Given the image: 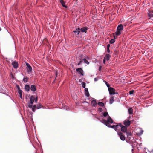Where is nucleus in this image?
Returning a JSON list of instances; mask_svg holds the SVG:
<instances>
[{
  "mask_svg": "<svg viewBox=\"0 0 153 153\" xmlns=\"http://www.w3.org/2000/svg\"><path fill=\"white\" fill-rule=\"evenodd\" d=\"M101 122L108 128L114 129L116 131L120 130L122 125L121 123H116L114 121L110 116H108L106 120L103 119Z\"/></svg>",
  "mask_w": 153,
  "mask_h": 153,
  "instance_id": "1",
  "label": "nucleus"
},
{
  "mask_svg": "<svg viewBox=\"0 0 153 153\" xmlns=\"http://www.w3.org/2000/svg\"><path fill=\"white\" fill-rule=\"evenodd\" d=\"M123 29V27L122 24H120L117 27V31H116L114 34H115L117 36H120L121 33V31Z\"/></svg>",
  "mask_w": 153,
  "mask_h": 153,
  "instance_id": "2",
  "label": "nucleus"
},
{
  "mask_svg": "<svg viewBox=\"0 0 153 153\" xmlns=\"http://www.w3.org/2000/svg\"><path fill=\"white\" fill-rule=\"evenodd\" d=\"M27 66V71L28 74L31 73L32 71V68L30 65L28 63H25Z\"/></svg>",
  "mask_w": 153,
  "mask_h": 153,
  "instance_id": "3",
  "label": "nucleus"
},
{
  "mask_svg": "<svg viewBox=\"0 0 153 153\" xmlns=\"http://www.w3.org/2000/svg\"><path fill=\"white\" fill-rule=\"evenodd\" d=\"M109 93L110 95L115 94L114 92L115 91V90L112 87H110L108 88Z\"/></svg>",
  "mask_w": 153,
  "mask_h": 153,
  "instance_id": "4",
  "label": "nucleus"
},
{
  "mask_svg": "<svg viewBox=\"0 0 153 153\" xmlns=\"http://www.w3.org/2000/svg\"><path fill=\"white\" fill-rule=\"evenodd\" d=\"M76 72L81 76H83V70L81 68H78L76 69Z\"/></svg>",
  "mask_w": 153,
  "mask_h": 153,
  "instance_id": "5",
  "label": "nucleus"
},
{
  "mask_svg": "<svg viewBox=\"0 0 153 153\" xmlns=\"http://www.w3.org/2000/svg\"><path fill=\"white\" fill-rule=\"evenodd\" d=\"M118 135L120 139L122 141L125 140V137L124 135L121 132H117Z\"/></svg>",
  "mask_w": 153,
  "mask_h": 153,
  "instance_id": "6",
  "label": "nucleus"
},
{
  "mask_svg": "<svg viewBox=\"0 0 153 153\" xmlns=\"http://www.w3.org/2000/svg\"><path fill=\"white\" fill-rule=\"evenodd\" d=\"M123 124L126 127L129 126L131 124V121L128 120H125L123 121Z\"/></svg>",
  "mask_w": 153,
  "mask_h": 153,
  "instance_id": "7",
  "label": "nucleus"
},
{
  "mask_svg": "<svg viewBox=\"0 0 153 153\" xmlns=\"http://www.w3.org/2000/svg\"><path fill=\"white\" fill-rule=\"evenodd\" d=\"M12 65L13 68L16 69H17L18 67V63L16 61L13 62L12 63Z\"/></svg>",
  "mask_w": 153,
  "mask_h": 153,
  "instance_id": "8",
  "label": "nucleus"
},
{
  "mask_svg": "<svg viewBox=\"0 0 153 153\" xmlns=\"http://www.w3.org/2000/svg\"><path fill=\"white\" fill-rule=\"evenodd\" d=\"M59 2L63 7L65 8H68L67 6L65 4V2L63 0H59Z\"/></svg>",
  "mask_w": 153,
  "mask_h": 153,
  "instance_id": "9",
  "label": "nucleus"
},
{
  "mask_svg": "<svg viewBox=\"0 0 153 153\" xmlns=\"http://www.w3.org/2000/svg\"><path fill=\"white\" fill-rule=\"evenodd\" d=\"M120 129L121 131L125 132L126 131V126H123V125H122V126H121Z\"/></svg>",
  "mask_w": 153,
  "mask_h": 153,
  "instance_id": "10",
  "label": "nucleus"
},
{
  "mask_svg": "<svg viewBox=\"0 0 153 153\" xmlns=\"http://www.w3.org/2000/svg\"><path fill=\"white\" fill-rule=\"evenodd\" d=\"M30 89V90L33 92H35L36 90V86L34 85H31Z\"/></svg>",
  "mask_w": 153,
  "mask_h": 153,
  "instance_id": "11",
  "label": "nucleus"
},
{
  "mask_svg": "<svg viewBox=\"0 0 153 153\" xmlns=\"http://www.w3.org/2000/svg\"><path fill=\"white\" fill-rule=\"evenodd\" d=\"M89 59V58L88 57H86L85 58H84L83 59V61H84V62L87 64L88 65L89 64V62L88 61V60Z\"/></svg>",
  "mask_w": 153,
  "mask_h": 153,
  "instance_id": "12",
  "label": "nucleus"
},
{
  "mask_svg": "<svg viewBox=\"0 0 153 153\" xmlns=\"http://www.w3.org/2000/svg\"><path fill=\"white\" fill-rule=\"evenodd\" d=\"M111 57V56L109 54H106L105 56L104 57V58H105V59L107 61H108L110 60V59Z\"/></svg>",
  "mask_w": 153,
  "mask_h": 153,
  "instance_id": "13",
  "label": "nucleus"
},
{
  "mask_svg": "<svg viewBox=\"0 0 153 153\" xmlns=\"http://www.w3.org/2000/svg\"><path fill=\"white\" fill-rule=\"evenodd\" d=\"M91 104L92 106L96 107L97 106V103L95 100H93L91 101Z\"/></svg>",
  "mask_w": 153,
  "mask_h": 153,
  "instance_id": "14",
  "label": "nucleus"
},
{
  "mask_svg": "<svg viewBox=\"0 0 153 153\" xmlns=\"http://www.w3.org/2000/svg\"><path fill=\"white\" fill-rule=\"evenodd\" d=\"M148 16L149 18V19H151V18L153 17L152 12H149L148 13Z\"/></svg>",
  "mask_w": 153,
  "mask_h": 153,
  "instance_id": "15",
  "label": "nucleus"
},
{
  "mask_svg": "<svg viewBox=\"0 0 153 153\" xmlns=\"http://www.w3.org/2000/svg\"><path fill=\"white\" fill-rule=\"evenodd\" d=\"M114 96H111V97L109 100V104H112L114 101Z\"/></svg>",
  "mask_w": 153,
  "mask_h": 153,
  "instance_id": "16",
  "label": "nucleus"
},
{
  "mask_svg": "<svg viewBox=\"0 0 153 153\" xmlns=\"http://www.w3.org/2000/svg\"><path fill=\"white\" fill-rule=\"evenodd\" d=\"M88 30V28L86 27H84L80 29V31L82 32H85L86 33V31Z\"/></svg>",
  "mask_w": 153,
  "mask_h": 153,
  "instance_id": "17",
  "label": "nucleus"
},
{
  "mask_svg": "<svg viewBox=\"0 0 153 153\" xmlns=\"http://www.w3.org/2000/svg\"><path fill=\"white\" fill-rule=\"evenodd\" d=\"M30 100L31 103H33L35 100L34 97L33 95L31 96L30 97Z\"/></svg>",
  "mask_w": 153,
  "mask_h": 153,
  "instance_id": "18",
  "label": "nucleus"
},
{
  "mask_svg": "<svg viewBox=\"0 0 153 153\" xmlns=\"http://www.w3.org/2000/svg\"><path fill=\"white\" fill-rule=\"evenodd\" d=\"M30 88V86L29 85H26L25 86V89L27 92L29 91Z\"/></svg>",
  "mask_w": 153,
  "mask_h": 153,
  "instance_id": "19",
  "label": "nucleus"
},
{
  "mask_svg": "<svg viewBox=\"0 0 153 153\" xmlns=\"http://www.w3.org/2000/svg\"><path fill=\"white\" fill-rule=\"evenodd\" d=\"M19 96L20 97V98L22 99V90H20L19 91H18V92Z\"/></svg>",
  "mask_w": 153,
  "mask_h": 153,
  "instance_id": "20",
  "label": "nucleus"
},
{
  "mask_svg": "<svg viewBox=\"0 0 153 153\" xmlns=\"http://www.w3.org/2000/svg\"><path fill=\"white\" fill-rule=\"evenodd\" d=\"M128 114L130 115L132 114H133V109L131 108H128Z\"/></svg>",
  "mask_w": 153,
  "mask_h": 153,
  "instance_id": "21",
  "label": "nucleus"
},
{
  "mask_svg": "<svg viewBox=\"0 0 153 153\" xmlns=\"http://www.w3.org/2000/svg\"><path fill=\"white\" fill-rule=\"evenodd\" d=\"M42 106L40 104H37V105H36V109H37L41 108H42Z\"/></svg>",
  "mask_w": 153,
  "mask_h": 153,
  "instance_id": "22",
  "label": "nucleus"
},
{
  "mask_svg": "<svg viewBox=\"0 0 153 153\" xmlns=\"http://www.w3.org/2000/svg\"><path fill=\"white\" fill-rule=\"evenodd\" d=\"M97 104L99 106H100L103 107L104 106V104L102 102H99Z\"/></svg>",
  "mask_w": 153,
  "mask_h": 153,
  "instance_id": "23",
  "label": "nucleus"
},
{
  "mask_svg": "<svg viewBox=\"0 0 153 153\" xmlns=\"http://www.w3.org/2000/svg\"><path fill=\"white\" fill-rule=\"evenodd\" d=\"M126 134L127 137L129 136H132V134L131 132H129L128 131H126Z\"/></svg>",
  "mask_w": 153,
  "mask_h": 153,
  "instance_id": "24",
  "label": "nucleus"
},
{
  "mask_svg": "<svg viewBox=\"0 0 153 153\" xmlns=\"http://www.w3.org/2000/svg\"><path fill=\"white\" fill-rule=\"evenodd\" d=\"M134 90H131L129 91V94L130 95H133L134 96Z\"/></svg>",
  "mask_w": 153,
  "mask_h": 153,
  "instance_id": "25",
  "label": "nucleus"
},
{
  "mask_svg": "<svg viewBox=\"0 0 153 153\" xmlns=\"http://www.w3.org/2000/svg\"><path fill=\"white\" fill-rule=\"evenodd\" d=\"M32 111L33 112H34L35 111V110L36 109V105H34L33 106V107L31 108Z\"/></svg>",
  "mask_w": 153,
  "mask_h": 153,
  "instance_id": "26",
  "label": "nucleus"
},
{
  "mask_svg": "<svg viewBox=\"0 0 153 153\" xmlns=\"http://www.w3.org/2000/svg\"><path fill=\"white\" fill-rule=\"evenodd\" d=\"M103 116L104 117H106L107 116H108L107 117H108V116H109L108 115V114L107 112H104L103 114ZM107 118H108V117H107Z\"/></svg>",
  "mask_w": 153,
  "mask_h": 153,
  "instance_id": "27",
  "label": "nucleus"
},
{
  "mask_svg": "<svg viewBox=\"0 0 153 153\" xmlns=\"http://www.w3.org/2000/svg\"><path fill=\"white\" fill-rule=\"evenodd\" d=\"M28 78L27 77H24L23 78V80L24 82L26 83L28 82Z\"/></svg>",
  "mask_w": 153,
  "mask_h": 153,
  "instance_id": "28",
  "label": "nucleus"
},
{
  "mask_svg": "<svg viewBox=\"0 0 153 153\" xmlns=\"http://www.w3.org/2000/svg\"><path fill=\"white\" fill-rule=\"evenodd\" d=\"M33 103H31V102H28V103L27 106L28 107L30 108H31L33 106H32V104Z\"/></svg>",
  "mask_w": 153,
  "mask_h": 153,
  "instance_id": "29",
  "label": "nucleus"
},
{
  "mask_svg": "<svg viewBox=\"0 0 153 153\" xmlns=\"http://www.w3.org/2000/svg\"><path fill=\"white\" fill-rule=\"evenodd\" d=\"M73 32L75 34H76V35H78L80 33V31H77L75 30H74Z\"/></svg>",
  "mask_w": 153,
  "mask_h": 153,
  "instance_id": "30",
  "label": "nucleus"
},
{
  "mask_svg": "<svg viewBox=\"0 0 153 153\" xmlns=\"http://www.w3.org/2000/svg\"><path fill=\"white\" fill-rule=\"evenodd\" d=\"M115 42V40L114 39H112L109 41V43L111 44L114 43Z\"/></svg>",
  "mask_w": 153,
  "mask_h": 153,
  "instance_id": "31",
  "label": "nucleus"
},
{
  "mask_svg": "<svg viewBox=\"0 0 153 153\" xmlns=\"http://www.w3.org/2000/svg\"><path fill=\"white\" fill-rule=\"evenodd\" d=\"M104 82H105V84L106 86H107V87L108 88V89L110 87V85L108 83V82L105 81H104Z\"/></svg>",
  "mask_w": 153,
  "mask_h": 153,
  "instance_id": "32",
  "label": "nucleus"
},
{
  "mask_svg": "<svg viewBox=\"0 0 153 153\" xmlns=\"http://www.w3.org/2000/svg\"><path fill=\"white\" fill-rule=\"evenodd\" d=\"M85 95L88 97L90 96V94L88 92V91H87L86 92H85Z\"/></svg>",
  "mask_w": 153,
  "mask_h": 153,
  "instance_id": "33",
  "label": "nucleus"
},
{
  "mask_svg": "<svg viewBox=\"0 0 153 153\" xmlns=\"http://www.w3.org/2000/svg\"><path fill=\"white\" fill-rule=\"evenodd\" d=\"M82 85L83 88H85V86H86L85 83L84 82H82Z\"/></svg>",
  "mask_w": 153,
  "mask_h": 153,
  "instance_id": "34",
  "label": "nucleus"
},
{
  "mask_svg": "<svg viewBox=\"0 0 153 153\" xmlns=\"http://www.w3.org/2000/svg\"><path fill=\"white\" fill-rule=\"evenodd\" d=\"M79 60H80V61L79 62V63H78V64H77L78 65H80L83 62V60H81V59H80Z\"/></svg>",
  "mask_w": 153,
  "mask_h": 153,
  "instance_id": "35",
  "label": "nucleus"
},
{
  "mask_svg": "<svg viewBox=\"0 0 153 153\" xmlns=\"http://www.w3.org/2000/svg\"><path fill=\"white\" fill-rule=\"evenodd\" d=\"M100 77H97L94 78V81L95 82L97 81L98 80V79H99Z\"/></svg>",
  "mask_w": 153,
  "mask_h": 153,
  "instance_id": "36",
  "label": "nucleus"
},
{
  "mask_svg": "<svg viewBox=\"0 0 153 153\" xmlns=\"http://www.w3.org/2000/svg\"><path fill=\"white\" fill-rule=\"evenodd\" d=\"M16 87L18 89V91H19V90H21L20 89V87L19 86V85H16Z\"/></svg>",
  "mask_w": 153,
  "mask_h": 153,
  "instance_id": "37",
  "label": "nucleus"
},
{
  "mask_svg": "<svg viewBox=\"0 0 153 153\" xmlns=\"http://www.w3.org/2000/svg\"><path fill=\"white\" fill-rule=\"evenodd\" d=\"M103 110L102 108H98V111L99 112H101Z\"/></svg>",
  "mask_w": 153,
  "mask_h": 153,
  "instance_id": "38",
  "label": "nucleus"
},
{
  "mask_svg": "<svg viewBox=\"0 0 153 153\" xmlns=\"http://www.w3.org/2000/svg\"><path fill=\"white\" fill-rule=\"evenodd\" d=\"M107 52L108 53H110V51L109 48H107Z\"/></svg>",
  "mask_w": 153,
  "mask_h": 153,
  "instance_id": "39",
  "label": "nucleus"
},
{
  "mask_svg": "<svg viewBox=\"0 0 153 153\" xmlns=\"http://www.w3.org/2000/svg\"><path fill=\"white\" fill-rule=\"evenodd\" d=\"M37 100H38V99H37V97H36V98H35V100L34 101H35V103H36L37 102Z\"/></svg>",
  "mask_w": 153,
  "mask_h": 153,
  "instance_id": "40",
  "label": "nucleus"
},
{
  "mask_svg": "<svg viewBox=\"0 0 153 153\" xmlns=\"http://www.w3.org/2000/svg\"><path fill=\"white\" fill-rule=\"evenodd\" d=\"M88 91V89L87 88H85V92L86 91Z\"/></svg>",
  "mask_w": 153,
  "mask_h": 153,
  "instance_id": "41",
  "label": "nucleus"
},
{
  "mask_svg": "<svg viewBox=\"0 0 153 153\" xmlns=\"http://www.w3.org/2000/svg\"><path fill=\"white\" fill-rule=\"evenodd\" d=\"M106 59H105V58H104L103 60V63L104 64H105V62H106Z\"/></svg>",
  "mask_w": 153,
  "mask_h": 153,
  "instance_id": "42",
  "label": "nucleus"
},
{
  "mask_svg": "<svg viewBox=\"0 0 153 153\" xmlns=\"http://www.w3.org/2000/svg\"><path fill=\"white\" fill-rule=\"evenodd\" d=\"M143 130L141 131L140 132V133L139 134V135H142L143 134Z\"/></svg>",
  "mask_w": 153,
  "mask_h": 153,
  "instance_id": "43",
  "label": "nucleus"
},
{
  "mask_svg": "<svg viewBox=\"0 0 153 153\" xmlns=\"http://www.w3.org/2000/svg\"><path fill=\"white\" fill-rule=\"evenodd\" d=\"M110 46V45L109 44H108L107 45V48H109Z\"/></svg>",
  "mask_w": 153,
  "mask_h": 153,
  "instance_id": "44",
  "label": "nucleus"
},
{
  "mask_svg": "<svg viewBox=\"0 0 153 153\" xmlns=\"http://www.w3.org/2000/svg\"><path fill=\"white\" fill-rule=\"evenodd\" d=\"M76 30H77V31H78V30L80 31V29L79 28H78L76 29Z\"/></svg>",
  "mask_w": 153,
  "mask_h": 153,
  "instance_id": "45",
  "label": "nucleus"
},
{
  "mask_svg": "<svg viewBox=\"0 0 153 153\" xmlns=\"http://www.w3.org/2000/svg\"><path fill=\"white\" fill-rule=\"evenodd\" d=\"M102 68V67L101 66H100L99 67V71H100L101 70V69Z\"/></svg>",
  "mask_w": 153,
  "mask_h": 153,
  "instance_id": "46",
  "label": "nucleus"
},
{
  "mask_svg": "<svg viewBox=\"0 0 153 153\" xmlns=\"http://www.w3.org/2000/svg\"><path fill=\"white\" fill-rule=\"evenodd\" d=\"M149 152H150L151 153H153V149L151 150L150 152L149 151Z\"/></svg>",
  "mask_w": 153,
  "mask_h": 153,
  "instance_id": "47",
  "label": "nucleus"
},
{
  "mask_svg": "<svg viewBox=\"0 0 153 153\" xmlns=\"http://www.w3.org/2000/svg\"><path fill=\"white\" fill-rule=\"evenodd\" d=\"M115 94H118V93L117 92H116L115 91V92H114Z\"/></svg>",
  "mask_w": 153,
  "mask_h": 153,
  "instance_id": "48",
  "label": "nucleus"
},
{
  "mask_svg": "<svg viewBox=\"0 0 153 153\" xmlns=\"http://www.w3.org/2000/svg\"><path fill=\"white\" fill-rule=\"evenodd\" d=\"M55 74L56 75V76H57V71H56Z\"/></svg>",
  "mask_w": 153,
  "mask_h": 153,
  "instance_id": "49",
  "label": "nucleus"
},
{
  "mask_svg": "<svg viewBox=\"0 0 153 153\" xmlns=\"http://www.w3.org/2000/svg\"><path fill=\"white\" fill-rule=\"evenodd\" d=\"M114 39H116L117 38V36L116 37L115 36H114Z\"/></svg>",
  "mask_w": 153,
  "mask_h": 153,
  "instance_id": "50",
  "label": "nucleus"
},
{
  "mask_svg": "<svg viewBox=\"0 0 153 153\" xmlns=\"http://www.w3.org/2000/svg\"><path fill=\"white\" fill-rule=\"evenodd\" d=\"M1 30V28L0 27V31Z\"/></svg>",
  "mask_w": 153,
  "mask_h": 153,
  "instance_id": "51",
  "label": "nucleus"
},
{
  "mask_svg": "<svg viewBox=\"0 0 153 153\" xmlns=\"http://www.w3.org/2000/svg\"><path fill=\"white\" fill-rule=\"evenodd\" d=\"M130 117H131L130 116H129V118H128V119H130Z\"/></svg>",
  "mask_w": 153,
  "mask_h": 153,
  "instance_id": "52",
  "label": "nucleus"
},
{
  "mask_svg": "<svg viewBox=\"0 0 153 153\" xmlns=\"http://www.w3.org/2000/svg\"><path fill=\"white\" fill-rule=\"evenodd\" d=\"M21 74L23 76H24V75L22 74V73H21Z\"/></svg>",
  "mask_w": 153,
  "mask_h": 153,
  "instance_id": "53",
  "label": "nucleus"
},
{
  "mask_svg": "<svg viewBox=\"0 0 153 153\" xmlns=\"http://www.w3.org/2000/svg\"><path fill=\"white\" fill-rule=\"evenodd\" d=\"M80 80H81V79H79V81L80 82H81Z\"/></svg>",
  "mask_w": 153,
  "mask_h": 153,
  "instance_id": "54",
  "label": "nucleus"
},
{
  "mask_svg": "<svg viewBox=\"0 0 153 153\" xmlns=\"http://www.w3.org/2000/svg\"><path fill=\"white\" fill-rule=\"evenodd\" d=\"M86 102L87 103H88V102Z\"/></svg>",
  "mask_w": 153,
  "mask_h": 153,
  "instance_id": "55",
  "label": "nucleus"
},
{
  "mask_svg": "<svg viewBox=\"0 0 153 153\" xmlns=\"http://www.w3.org/2000/svg\"><path fill=\"white\" fill-rule=\"evenodd\" d=\"M146 153H147L146 152Z\"/></svg>",
  "mask_w": 153,
  "mask_h": 153,
  "instance_id": "56",
  "label": "nucleus"
}]
</instances>
